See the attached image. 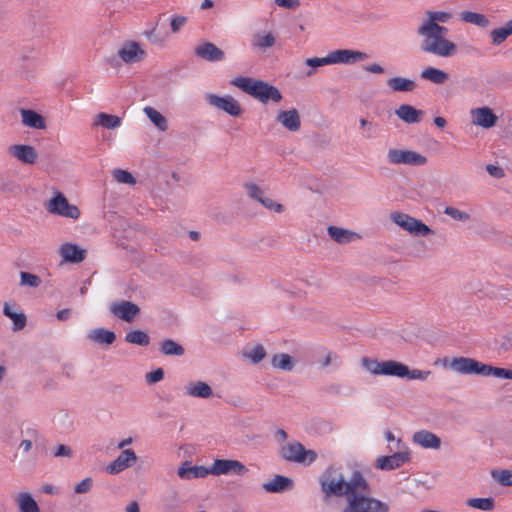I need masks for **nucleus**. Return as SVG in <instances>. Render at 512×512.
<instances>
[{
  "label": "nucleus",
  "instance_id": "1",
  "mask_svg": "<svg viewBox=\"0 0 512 512\" xmlns=\"http://www.w3.org/2000/svg\"><path fill=\"white\" fill-rule=\"evenodd\" d=\"M322 500L329 504L333 498L346 500L360 489L366 488V478L362 472L355 470L346 478L340 468L328 466L318 477Z\"/></svg>",
  "mask_w": 512,
  "mask_h": 512
},
{
  "label": "nucleus",
  "instance_id": "2",
  "mask_svg": "<svg viewBox=\"0 0 512 512\" xmlns=\"http://www.w3.org/2000/svg\"><path fill=\"white\" fill-rule=\"evenodd\" d=\"M447 27H434L420 22L416 34L421 38L419 48L423 53L448 58L457 53V46L446 38Z\"/></svg>",
  "mask_w": 512,
  "mask_h": 512
},
{
  "label": "nucleus",
  "instance_id": "3",
  "mask_svg": "<svg viewBox=\"0 0 512 512\" xmlns=\"http://www.w3.org/2000/svg\"><path fill=\"white\" fill-rule=\"evenodd\" d=\"M231 84L263 104L269 101L280 102L282 100V94L279 89L262 80L240 76L232 79Z\"/></svg>",
  "mask_w": 512,
  "mask_h": 512
},
{
  "label": "nucleus",
  "instance_id": "4",
  "mask_svg": "<svg viewBox=\"0 0 512 512\" xmlns=\"http://www.w3.org/2000/svg\"><path fill=\"white\" fill-rule=\"evenodd\" d=\"M388 503L371 496V487L366 480V488L353 493L340 512H389Z\"/></svg>",
  "mask_w": 512,
  "mask_h": 512
},
{
  "label": "nucleus",
  "instance_id": "5",
  "mask_svg": "<svg viewBox=\"0 0 512 512\" xmlns=\"http://www.w3.org/2000/svg\"><path fill=\"white\" fill-rule=\"evenodd\" d=\"M280 456L289 462L309 465L316 460L317 453L314 450H307L299 442H290L282 446Z\"/></svg>",
  "mask_w": 512,
  "mask_h": 512
},
{
  "label": "nucleus",
  "instance_id": "6",
  "mask_svg": "<svg viewBox=\"0 0 512 512\" xmlns=\"http://www.w3.org/2000/svg\"><path fill=\"white\" fill-rule=\"evenodd\" d=\"M392 221L402 229L415 236H428L434 234V231L421 220L411 217L401 212L391 214Z\"/></svg>",
  "mask_w": 512,
  "mask_h": 512
},
{
  "label": "nucleus",
  "instance_id": "7",
  "mask_svg": "<svg viewBox=\"0 0 512 512\" xmlns=\"http://www.w3.org/2000/svg\"><path fill=\"white\" fill-rule=\"evenodd\" d=\"M387 161L392 165H410L423 166L428 160L427 158L413 150L390 148L387 152Z\"/></svg>",
  "mask_w": 512,
  "mask_h": 512
},
{
  "label": "nucleus",
  "instance_id": "8",
  "mask_svg": "<svg viewBox=\"0 0 512 512\" xmlns=\"http://www.w3.org/2000/svg\"><path fill=\"white\" fill-rule=\"evenodd\" d=\"M46 209L51 214L71 219H78L80 216L78 207L69 204L66 197L60 192H57L55 196L48 201Z\"/></svg>",
  "mask_w": 512,
  "mask_h": 512
},
{
  "label": "nucleus",
  "instance_id": "9",
  "mask_svg": "<svg viewBox=\"0 0 512 512\" xmlns=\"http://www.w3.org/2000/svg\"><path fill=\"white\" fill-rule=\"evenodd\" d=\"M205 99L210 106L222 110L232 117H239L243 113L240 103L231 95L219 96L217 94L208 93Z\"/></svg>",
  "mask_w": 512,
  "mask_h": 512
},
{
  "label": "nucleus",
  "instance_id": "10",
  "mask_svg": "<svg viewBox=\"0 0 512 512\" xmlns=\"http://www.w3.org/2000/svg\"><path fill=\"white\" fill-rule=\"evenodd\" d=\"M444 367L462 375H480L482 362L469 357H453L445 359Z\"/></svg>",
  "mask_w": 512,
  "mask_h": 512
},
{
  "label": "nucleus",
  "instance_id": "11",
  "mask_svg": "<svg viewBox=\"0 0 512 512\" xmlns=\"http://www.w3.org/2000/svg\"><path fill=\"white\" fill-rule=\"evenodd\" d=\"M330 64H346L351 65L357 62L365 61L369 58L368 54L351 49H337L328 53Z\"/></svg>",
  "mask_w": 512,
  "mask_h": 512
},
{
  "label": "nucleus",
  "instance_id": "12",
  "mask_svg": "<svg viewBox=\"0 0 512 512\" xmlns=\"http://www.w3.org/2000/svg\"><path fill=\"white\" fill-rule=\"evenodd\" d=\"M210 472L215 476L228 474L243 475L248 472V469L238 460L216 459L210 467Z\"/></svg>",
  "mask_w": 512,
  "mask_h": 512
},
{
  "label": "nucleus",
  "instance_id": "13",
  "mask_svg": "<svg viewBox=\"0 0 512 512\" xmlns=\"http://www.w3.org/2000/svg\"><path fill=\"white\" fill-rule=\"evenodd\" d=\"M110 312L115 317L130 323L139 315L140 308L133 302L122 300L119 302H113L110 305Z\"/></svg>",
  "mask_w": 512,
  "mask_h": 512
},
{
  "label": "nucleus",
  "instance_id": "14",
  "mask_svg": "<svg viewBox=\"0 0 512 512\" xmlns=\"http://www.w3.org/2000/svg\"><path fill=\"white\" fill-rule=\"evenodd\" d=\"M136 461L137 455L135 452L132 449H125L107 466L106 471L109 474L116 475L134 465Z\"/></svg>",
  "mask_w": 512,
  "mask_h": 512
},
{
  "label": "nucleus",
  "instance_id": "15",
  "mask_svg": "<svg viewBox=\"0 0 512 512\" xmlns=\"http://www.w3.org/2000/svg\"><path fill=\"white\" fill-rule=\"evenodd\" d=\"M409 460V454L406 452H397L389 456H381L376 460V468L380 470H393L402 466Z\"/></svg>",
  "mask_w": 512,
  "mask_h": 512
},
{
  "label": "nucleus",
  "instance_id": "16",
  "mask_svg": "<svg viewBox=\"0 0 512 512\" xmlns=\"http://www.w3.org/2000/svg\"><path fill=\"white\" fill-rule=\"evenodd\" d=\"M118 56L125 63H135L144 58L145 51L140 48L137 42L130 41L123 44L118 51Z\"/></svg>",
  "mask_w": 512,
  "mask_h": 512
},
{
  "label": "nucleus",
  "instance_id": "17",
  "mask_svg": "<svg viewBox=\"0 0 512 512\" xmlns=\"http://www.w3.org/2000/svg\"><path fill=\"white\" fill-rule=\"evenodd\" d=\"M11 156L24 164H34L37 160V152L31 145L16 144L8 149Z\"/></svg>",
  "mask_w": 512,
  "mask_h": 512
},
{
  "label": "nucleus",
  "instance_id": "18",
  "mask_svg": "<svg viewBox=\"0 0 512 512\" xmlns=\"http://www.w3.org/2000/svg\"><path fill=\"white\" fill-rule=\"evenodd\" d=\"M86 250L78 245L67 242L60 246L59 254L63 261L70 263H80L86 258Z\"/></svg>",
  "mask_w": 512,
  "mask_h": 512
},
{
  "label": "nucleus",
  "instance_id": "19",
  "mask_svg": "<svg viewBox=\"0 0 512 512\" xmlns=\"http://www.w3.org/2000/svg\"><path fill=\"white\" fill-rule=\"evenodd\" d=\"M412 440L415 444L424 449H439L441 447V439L433 432L428 430H420L413 434Z\"/></svg>",
  "mask_w": 512,
  "mask_h": 512
},
{
  "label": "nucleus",
  "instance_id": "20",
  "mask_svg": "<svg viewBox=\"0 0 512 512\" xmlns=\"http://www.w3.org/2000/svg\"><path fill=\"white\" fill-rule=\"evenodd\" d=\"M276 120L291 132H296L301 127L300 115L295 108L280 111Z\"/></svg>",
  "mask_w": 512,
  "mask_h": 512
},
{
  "label": "nucleus",
  "instance_id": "21",
  "mask_svg": "<svg viewBox=\"0 0 512 512\" xmlns=\"http://www.w3.org/2000/svg\"><path fill=\"white\" fill-rule=\"evenodd\" d=\"M395 115L407 124H416L421 122L424 112L412 105L401 104L395 110Z\"/></svg>",
  "mask_w": 512,
  "mask_h": 512
},
{
  "label": "nucleus",
  "instance_id": "22",
  "mask_svg": "<svg viewBox=\"0 0 512 512\" xmlns=\"http://www.w3.org/2000/svg\"><path fill=\"white\" fill-rule=\"evenodd\" d=\"M185 394L194 398L208 399L213 396V390L204 381H191L184 387Z\"/></svg>",
  "mask_w": 512,
  "mask_h": 512
},
{
  "label": "nucleus",
  "instance_id": "23",
  "mask_svg": "<svg viewBox=\"0 0 512 512\" xmlns=\"http://www.w3.org/2000/svg\"><path fill=\"white\" fill-rule=\"evenodd\" d=\"M195 54L210 62L222 61L225 57L224 52L211 42H206L195 49Z\"/></svg>",
  "mask_w": 512,
  "mask_h": 512
},
{
  "label": "nucleus",
  "instance_id": "24",
  "mask_svg": "<svg viewBox=\"0 0 512 512\" xmlns=\"http://www.w3.org/2000/svg\"><path fill=\"white\" fill-rule=\"evenodd\" d=\"M473 123L483 128H491L497 122V116L489 107H481L472 110Z\"/></svg>",
  "mask_w": 512,
  "mask_h": 512
},
{
  "label": "nucleus",
  "instance_id": "25",
  "mask_svg": "<svg viewBox=\"0 0 512 512\" xmlns=\"http://www.w3.org/2000/svg\"><path fill=\"white\" fill-rule=\"evenodd\" d=\"M178 476L181 479H193V478H204L211 474L210 468L204 466H191V463L185 461L177 471Z\"/></svg>",
  "mask_w": 512,
  "mask_h": 512
},
{
  "label": "nucleus",
  "instance_id": "26",
  "mask_svg": "<svg viewBox=\"0 0 512 512\" xmlns=\"http://www.w3.org/2000/svg\"><path fill=\"white\" fill-rule=\"evenodd\" d=\"M327 233L331 239L339 244H347L360 238L356 232L337 226H329Z\"/></svg>",
  "mask_w": 512,
  "mask_h": 512
},
{
  "label": "nucleus",
  "instance_id": "27",
  "mask_svg": "<svg viewBox=\"0 0 512 512\" xmlns=\"http://www.w3.org/2000/svg\"><path fill=\"white\" fill-rule=\"evenodd\" d=\"M386 85L389 87V89L392 91V92H413L416 87H417V84L414 80L412 79H409V78H405V77H401V76H395V77H392V78H389L387 81H386Z\"/></svg>",
  "mask_w": 512,
  "mask_h": 512
},
{
  "label": "nucleus",
  "instance_id": "28",
  "mask_svg": "<svg viewBox=\"0 0 512 512\" xmlns=\"http://www.w3.org/2000/svg\"><path fill=\"white\" fill-rule=\"evenodd\" d=\"M293 487V480L282 475H275L274 478L263 484V489L270 493H279L290 490Z\"/></svg>",
  "mask_w": 512,
  "mask_h": 512
},
{
  "label": "nucleus",
  "instance_id": "29",
  "mask_svg": "<svg viewBox=\"0 0 512 512\" xmlns=\"http://www.w3.org/2000/svg\"><path fill=\"white\" fill-rule=\"evenodd\" d=\"M20 114L24 126L34 129L46 128L44 117L36 111L30 109H20Z\"/></svg>",
  "mask_w": 512,
  "mask_h": 512
},
{
  "label": "nucleus",
  "instance_id": "30",
  "mask_svg": "<svg viewBox=\"0 0 512 512\" xmlns=\"http://www.w3.org/2000/svg\"><path fill=\"white\" fill-rule=\"evenodd\" d=\"M276 43V37L272 32L259 31L253 35L251 47L265 51Z\"/></svg>",
  "mask_w": 512,
  "mask_h": 512
},
{
  "label": "nucleus",
  "instance_id": "31",
  "mask_svg": "<svg viewBox=\"0 0 512 512\" xmlns=\"http://www.w3.org/2000/svg\"><path fill=\"white\" fill-rule=\"evenodd\" d=\"M452 18V14L446 11H425V17L421 22L434 27H443L441 23H447Z\"/></svg>",
  "mask_w": 512,
  "mask_h": 512
},
{
  "label": "nucleus",
  "instance_id": "32",
  "mask_svg": "<svg viewBox=\"0 0 512 512\" xmlns=\"http://www.w3.org/2000/svg\"><path fill=\"white\" fill-rule=\"evenodd\" d=\"M87 338L98 344L111 345L116 340V335L107 329L96 328L88 333Z\"/></svg>",
  "mask_w": 512,
  "mask_h": 512
},
{
  "label": "nucleus",
  "instance_id": "33",
  "mask_svg": "<svg viewBox=\"0 0 512 512\" xmlns=\"http://www.w3.org/2000/svg\"><path fill=\"white\" fill-rule=\"evenodd\" d=\"M381 371L382 375L404 378L408 373V366L394 360H388L383 361V367Z\"/></svg>",
  "mask_w": 512,
  "mask_h": 512
},
{
  "label": "nucleus",
  "instance_id": "34",
  "mask_svg": "<svg viewBox=\"0 0 512 512\" xmlns=\"http://www.w3.org/2000/svg\"><path fill=\"white\" fill-rule=\"evenodd\" d=\"M420 76L422 79L438 85L444 84L449 79L448 73L435 67H427L423 69Z\"/></svg>",
  "mask_w": 512,
  "mask_h": 512
},
{
  "label": "nucleus",
  "instance_id": "35",
  "mask_svg": "<svg viewBox=\"0 0 512 512\" xmlns=\"http://www.w3.org/2000/svg\"><path fill=\"white\" fill-rule=\"evenodd\" d=\"M271 364L274 368L283 371H292L295 366V360L292 356L286 353L275 354L271 359Z\"/></svg>",
  "mask_w": 512,
  "mask_h": 512
},
{
  "label": "nucleus",
  "instance_id": "36",
  "mask_svg": "<svg viewBox=\"0 0 512 512\" xmlns=\"http://www.w3.org/2000/svg\"><path fill=\"white\" fill-rule=\"evenodd\" d=\"M20 512H40L38 504L29 493H20L16 497Z\"/></svg>",
  "mask_w": 512,
  "mask_h": 512
},
{
  "label": "nucleus",
  "instance_id": "37",
  "mask_svg": "<svg viewBox=\"0 0 512 512\" xmlns=\"http://www.w3.org/2000/svg\"><path fill=\"white\" fill-rule=\"evenodd\" d=\"M460 19L465 23L474 24L481 28H486L489 25V20L485 15L472 11L461 12Z\"/></svg>",
  "mask_w": 512,
  "mask_h": 512
},
{
  "label": "nucleus",
  "instance_id": "38",
  "mask_svg": "<svg viewBox=\"0 0 512 512\" xmlns=\"http://www.w3.org/2000/svg\"><path fill=\"white\" fill-rule=\"evenodd\" d=\"M482 376H494L496 378L502 379H512V370L494 367L492 365L482 363L481 373Z\"/></svg>",
  "mask_w": 512,
  "mask_h": 512
},
{
  "label": "nucleus",
  "instance_id": "39",
  "mask_svg": "<svg viewBox=\"0 0 512 512\" xmlns=\"http://www.w3.org/2000/svg\"><path fill=\"white\" fill-rule=\"evenodd\" d=\"M148 119L161 131L168 129V122L166 118L153 107L147 106L143 109Z\"/></svg>",
  "mask_w": 512,
  "mask_h": 512
},
{
  "label": "nucleus",
  "instance_id": "40",
  "mask_svg": "<svg viewBox=\"0 0 512 512\" xmlns=\"http://www.w3.org/2000/svg\"><path fill=\"white\" fill-rule=\"evenodd\" d=\"M160 351L166 356H182L185 349L182 345L172 339H165L160 344Z\"/></svg>",
  "mask_w": 512,
  "mask_h": 512
},
{
  "label": "nucleus",
  "instance_id": "41",
  "mask_svg": "<svg viewBox=\"0 0 512 512\" xmlns=\"http://www.w3.org/2000/svg\"><path fill=\"white\" fill-rule=\"evenodd\" d=\"M3 313L13 321V330L18 331L25 327L27 318L24 313L13 312L8 303L4 304Z\"/></svg>",
  "mask_w": 512,
  "mask_h": 512
},
{
  "label": "nucleus",
  "instance_id": "42",
  "mask_svg": "<svg viewBox=\"0 0 512 512\" xmlns=\"http://www.w3.org/2000/svg\"><path fill=\"white\" fill-rule=\"evenodd\" d=\"M266 356V350L263 345L257 344L247 347L243 351V357L249 359L253 364L260 363Z\"/></svg>",
  "mask_w": 512,
  "mask_h": 512
},
{
  "label": "nucleus",
  "instance_id": "43",
  "mask_svg": "<svg viewBox=\"0 0 512 512\" xmlns=\"http://www.w3.org/2000/svg\"><path fill=\"white\" fill-rule=\"evenodd\" d=\"M487 294L496 300L511 301L512 300V287L505 285H498L491 287Z\"/></svg>",
  "mask_w": 512,
  "mask_h": 512
},
{
  "label": "nucleus",
  "instance_id": "44",
  "mask_svg": "<svg viewBox=\"0 0 512 512\" xmlns=\"http://www.w3.org/2000/svg\"><path fill=\"white\" fill-rule=\"evenodd\" d=\"M125 341L139 346H148L150 343V337L142 330H133L125 335Z\"/></svg>",
  "mask_w": 512,
  "mask_h": 512
},
{
  "label": "nucleus",
  "instance_id": "45",
  "mask_svg": "<svg viewBox=\"0 0 512 512\" xmlns=\"http://www.w3.org/2000/svg\"><path fill=\"white\" fill-rule=\"evenodd\" d=\"M96 125H101L107 129H115L120 126L121 118L115 115L99 113L96 117Z\"/></svg>",
  "mask_w": 512,
  "mask_h": 512
},
{
  "label": "nucleus",
  "instance_id": "46",
  "mask_svg": "<svg viewBox=\"0 0 512 512\" xmlns=\"http://www.w3.org/2000/svg\"><path fill=\"white\" fill-rule=\"evenodd\" d=\"M467 505L482 511H491L495 506L493 498H470Z\"/></svg>",
  "mask_w": 512,
  "mask_h": 512
},
{
  "label": "nucleus",
  "instance_id": "47",
  "mask_svg": "<svg viewBox=\"0 0 512 512\" xmlns=\"http://www.w3.org/2000/svg\"><path fill=\"white\" fill-rule=\"evenodd\" d=\"M305 64L310 67V69L305 72L306 77L313 76L318 67L331 65L328 55L325 57H322V58H318V57L307 58L305 60Z\"/></svg>",
  "mask_w": 512,
  "mask_h": 512
},
{
  "label": "nucleus",
  "instance_id": "48",
  "mask_svg": "<svg viewBox=\"0 0 512 512\" xmlns=\"http://www.w3.org/2000/svg\"><path fill=\"white\" fill-rule=\"evenodd\" d=\"M491 477L502 486H512V471L511 470H492Z\"/></svg>",
  "mask_w": 512,
  "mask_h": 512
},
{
  "label": "nucleus",
  "instance_id": "49",
  "mask_svg": "<svg viewBox=\"0 0 512 512\" xmlns=\"http://www.w3.org/2000/svg\"><path fill=\"white\" fill-rule=\"evenodd\" d=\"M20 284L22 286L38 287L41 284V279L35 274L22 271L20 273Z\"/></svg>",
  "mask_w": 512,
  "mask_h": 512
},
{
  "label": "nucleus",
  "instance_id": "50",
  "mask_svg": "<svg viewBox=\"0 0 512 512\" xmlns=\"http://www.w3.org/2000/svg\"><path fill=\"white\" fill-rule=\"evenodd\" d=\"M113 176H114V179L119 183H124V184H129V185H133L136 183L134 176L126 170L115 169L113 171Z\"/></svg>",
  "mask_w": 512,
  "mask_h": 512
},
{
  "label": "nucleus",
  "instance_id": "51",
  "mask_svg": "<svg viewBox=\"0 0 512 512\" xmlns=\"http://www.w3.org/2000/svg\"><path fill=\"white\" fill-rule=\"evenodd\" d=\"M363 366L374 375H382L383 361L371 360L368 358L362 359Z\"/></svg>",
  "mask_w": 512,
  "mask_h": 512
},
{
  "label": "nucleus",
  "instance_id": "52",
  "mask_svg": "<svg viewBox=\"0 0 512 512\" xmlns=\"http://www.w3.org/2000/svg\"><path fill=\"white\" fill-rule=\"evenodd\" d=\"M490 36L492 39V43L494 45H500L510 36V34L502 26V27L493 29L490 32Z\"/></svg>",
  "mask_w": 512,
  "mask_h": 512
},
{
  "label": "nucleus",
  "instance_id": "53",
  "mask_svg": "<svg viewBox=\"0 0 512 512\" xmlns=\"http://www.w3.org/2000/svg\"><path fill=\"white\" fill-rule=\"evenodd\" d=\"M245 188L248 196L260 203V199H263L265 195L264 191L255 183H247Z\"/></svg>",
  "mask_w": 512,
  "mask_h": 512
},
{
  "label": "nucleus",
  "instance_id": "54",
  "mask_svg": "<svg viewBox=\"0 0 512 512\" xmlns=\"http://www.w3.org/2000/svg\"><path fill=\"white\" fill-rule=\"evenodd\" d=\"M444 213L458 221H467L470 219V215L468 213L461 211L452 206L446 207L444 210Z\"/></svg>",
  "mask_w": 512,
  "mask_h": 512
},
{
  "label": "nucleus",
  "instance_id": "55",
  "mask_svg": "<svg viewBox=\"0 0 512 512\" xmlns=\"http://www.w3.org/2000/svg\"><path fill=\"white\" fill-rule=\"evenodd\" d=\"M260 203L267 209L272 210L277 213H281L284 211V206L280 203H276L273 199L266 197L264 195L263 199H260Z\"/></svg>",
  "mask_w": 512,
  "mask_h": 512
},
{
  "label": "nucleus",
  "instance_id": "56",
  "mask_svg": "<svg viewBox=\"0 0 512 512\" xmlns=\"http://www.w3.org/2000/svg\"><path fill=\"white\" fill-rule=\"evenodd\" d=\"M431 374V371H423V370H419V369H409L408 368V373L405 375L404 378L408 379V380H426L428 378V376Z\"/></svg>",
  "mask_w": 512,
  "mask_h": 512
},
{
  "label": "nucleus",
  "instance_id": "57",
  "mask_svg": "<svg viewBox=\"0 0 512 512\" xmlns=\"http://www.w3.org/2000/svg\"><path fill=\"white\" fill-rule=\"evenodd\" d=\"M144 35L148 41L153 44H161L165 41V37L157 32L156 26H153L150 30L145 31Z\"/></svg>",
  "mask_w": 512,
  "mask_h": 512
},
{
  "label": "nucleus",
  "instance_id": "58",
  "mask_svg": "<svg viewBox=\"0 0 512 512\" xmlns=\"http://www.w3.org/2000/svg\"><path fill=\"white\" fill-rule=\"evenodd\" d=\"M93 480L90 477L83 479L74 487V492L77 494H85L92 488Z\"/></svg>",
  "mask_w": 512,
  "mask_h": 512
},
{
  "label": "nucleus",
  "instance_id": "59",
  "mask_svg": "<svg viewBox=\"0 0 512 512\" xmlns=\"http://www.w3.org/2000/svg\"><path fill=\"white\" fill-rule=\"evenodd\" d=\"M188 19L186 16L178 15L171 19V30L173 33H178L181 28L187 23Z\"/></svg>",
  "mask_w": 512,
  "mask_h": 512
},
{
  "label": "nucleus",
  "instance_id": "60",
  "mask_svg": "<svg viewBox=\"0 0 512 512\" xmlns=\"http://www.w3.org/2000/svg\"><path fill=\"white\" fill-rule=\"evenodd\" d=\"M164 378V371L162 368H158L146 374V381L150 384L157 383Z\"/></svg>",
  "mask_w": 512,
  "mask_h": 512
},
{
  "label": "nucleus",
  "instance_id": "61",
  "mask_svg": "<svg viewBox=\"0 0 512 512\" xmlns=\"http://www.w3.org/2000/svg\"><path fill=\"white\" fill-rule=\"evenodd\" d=\"M73 451L72 449L64 444H60L56 447V450L54 452L55 457H72Z\"/></svg>",
  "mask_w": 512,
  "mask_h": 512
},
{
  "label": "nucleus",
  "instance_id": "62",
  "mask_svg": "<svg viewBox=\"0 0 512 512\" xmlns=\"http://www.w3.org/2000/svg\"><path fill=\"white\" fill-rule=\"evenodd\" d=\"M486 170L491 176H493L495 178H501L504 176V172H503L502 168H500L498 166L488 164L486 166Z\"/></svg>",
  "mask_w": 512,
  "mask_h": 512
},
{
  "label": "nucleus",
  "instance_id": "63",
  "mask_svg": "<svg viewBox=\"0 0 512 512\" xmlns=\"http://www.w3.org/2000/svg\"><path fill=\"white\" fill-rule=\"evenodd\" d=\"M275 4L280 7L293 9L299 6V0H275Z\"/></svg>",
  "mask_w": 512,
  "mask_h": 512
},
{
  "label": "nucleus",
  "instance_id": "64",
  "mask_svg": "<svg viewBox=\"0 0 512 512\" xmlns=\"http://www.w3.org/2000/svg\"><path fill=\"white\" fill-rule=\"evenodd\" d=\"M499 349L503 352H507L512 349V338L510 336H503L501 338Z\"/></svg>",
  "mask_w": 512,
  "mask_h": 512
}]
</instances>
